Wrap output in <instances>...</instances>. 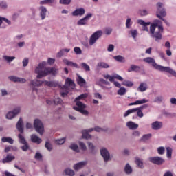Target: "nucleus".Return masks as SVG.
Here are the masks:
<instances>
[{"label": "nucleus", "instance_id": "obj_31", "mask_svg": "<svg viewBox=\"0 0 176 176\" xmlns=\"http://www.w3.org/2000/svg\"><path fill=\"white\" fill-rule=\"evenodd\" d=\"M14 156L8 154L6 157L2 160V163H9V162H12V160H14Z\"/></svg>", "mask_w": 176, "mask_h": 176}, {"label": "nucleus", "instance_id": "obj_54", "mask_svg": "<svg viewBox=\"0 0 176 176\" xmlns=\"http://www.w3.org/2000/svg\"><path fill=\"white\" fill-rule=\"evenodd\" d=\"M157 151L159 155H164V152H166V148L164 146H160L157 148Z\"/></svg>", "mask_w": 176, "mask_h": 176}, {"label": "nucleus", "instance_id": "obj_61", "mask_svg": "<svg viewBox=\"0 0 176 176\" xmlns=\"http://www.w3.org/2000/svg\"><path fill=\"white\" fill-rule=\"evenodd\" d=\"M30 63V59L28 58H23L22 61L23 67H27Z\"/></svg>", "mask_w": 176, "mask_h": 176}, {"label": "nucleus", "instance_id": "obj_3", "mask_svg": "<svg viewBox=\"0 0 176 176\" xmlns=\"http://www.w3.org/2000/svg\"><path fill=\"white\" fill-rule=\"evenodd\" d=\"M87 97V94H82L78 97L76 98L75 102L76 104V106H74L73 107L75 111L80 112L81 113H82V115H85V116H87V115H89V111H87V110H85V108H86V105L80 102L79 100H84V98H86Z\"/></svg>", "mask_w": 176, "mask_h": 176}, {"label": "nucleus", "instance_id": "obj_36", "mask_svg": "<svg viewBox=\"0 0 176 176\" xmlns=\"http://www.w3.org/2000/svg\"><path fill=\"white\" fill-rule=\"evenodd\" d=\"M3 58L5 60V61H6V63H12L13 60H16V56H9L4 55L3 56Z\"/></svg>", "mask_w": 176, "mask_h": 176}, {"label": "nucleus", "instance_id": "obj_4", "mask_svg": "<svg viewBox=\"0 0 176 176\" xmlns=\"http://www.w3.org/2000/svg\"><path fill=\"white\" fill-rule=\"evenodd\" d=\"M30 85L33 86V91H36V93H38V89L35 87H39L40 86H42V85H43L44 86H47L48 87H57L58 84L56 81H42L38 79H35L31 80Z\"/></svg>", "mask_w": 176, "mask_h": 176}, {"label": "nucleus", "instance_id": "obj_38", "mask_svg": "<svg viewBox=\"0 0 176 176\" xmlns=\"http://www.w3.org/2000/svg\"><path fill=\"white\" fill-rule=\"evenodd\" d=\"M65 175H68V176L75 175V171H74V170L69 168H67L65 170Z\"/></svg>", "mask_w": 176, "mask_h": 176}, {"label": "nucleus", "instance_id": "obj_44", "mask_svg": "<svg viewBox=\"0 0 176 176\" xmlns=\"http://www.w3.org/2000/svg\"><path fill=\"white\" fill-rule=\"evenodd\" d=\"M126 89L124 88V87H120V89L118 90L117 93L118 94V96H124V94H126Z\"/></svg>", "mask_w": 176, "mask_h": 176}, {"label": "nucleus", "instance_id": "obj_42", "mask_svg": "<svg viewBox=\"0 0 176 176\" xmlns=\"http://www.w3.org/2000/svg\"><path fill=\"white\" fill-rule=\"evenodd\" d=\"M88 148L89 151H91V153H94L96 152V146L90 142H87Z\"/></svg>", "mask_w": 176, "mask_h": 176}, {"label": "nucleus", "instance_id": "obj_30", "mask_svg": "<svg viewBox=\"0 0 176 176\" xmlns=\"http://www.w3.org/2000/svg\"><path fill=\"white\" fill-rule=\"evenodd\" d=\"M31 140L35 144H41V142H42V139L39 138V137H38L36 135H32Z\"/></svg>", "mask_w": 176, "mask_h": 176}, {"label": "nucleus", "instance_id": "obj_16", "mask_svg": "<svg viewBox=\"0 0 176 176\" xmlns=\"http://www.w3.org/2000/svg\"><path fill=\"white\" fill-rule=\"evenodd\" d=\"M38 10L41 20H45L46 19V16H47V8L43 6H41L38 8Z\"/></svg>", "mask_w": 176, "mask_h": 176}, {"label": "nucleus", "instance_id": "obj_1", "mask_svg": "<svg viewBox=\"0 0 176 176\" xmlns=\"http://www.w3.org/2000/svg\"><path fill=\"white\" fill-rule=\"evenodd\" d=\"M34 72L35 74H37V79H42V78L47 76V75H50V74L52 75H57L58 69L54 67H46V62L43 61L38 65Z\"/></svg>", "mask_w": 176, "mask_h": 176}, {"label": "nucleus", "instance_id": "obj_20", "mask_svg": "<svg viewBox=\"0 0 176 176\" xmlns=\"http://www.w3.org/2000/svg\"><path fill=\"white\" fill-rule=\"evenodd\" d=\"M163 127V122L160 121H154L151 123L152 130H160Z\"/></svg>", "mask_w": 176, "mask_h": 176}, {"label": "nucleus", "instance_id": "obj_18", "mask_svg": "<svg viewBox=\"0 0 176 176\" xmlns=\"http://www.w3.org/2000/svg\"><path fill=\"white\" fill-rule=\"evenodd\" d=\"M8 79H10L11 82H19V83H25L27 82V80L25 78L17 77L16 76H9Z\"/></svg>", "mask_w": 176, "mask_h": 176}, {"label": "nucleus", "instance_id": "obj_25", "mask_svg": "<svg viewBox=\"0 0 176 176\" xmlns=\"http://www.w3.org/2000/svg\"><path fill=\"white\" fill-rule=\"evenodd\" d=\"M129 35L133 38L134 41H137L138 36V30L137 29H131L128 32Z\"/></svg>", "mask_w": 176, "mask_h": 176}, {"label": "nucleus", "instance_id": "obj_19", "mask_svg": "<svg viewBox=\"0 0 176 176\" xmlns=\"http://www.w3.org/2000/svg\"><path fill=\"white\" fill-rule=\"evenodd\" d=\"M85 13H86V10H85V8H76L74 11H73L72 14V16H79L80 17H82V16H83Z\"/></svg>", "mask_w": 176, "mask_h": 176}, {"label": "nucleus", "instance_id": "obj_51", "mask_svg": "<svg viewBox=\"0 0 176 176\" xmlns=\"http://www.w3.org/2000/svg\"><path fill=\"white\" fill-rule=\"evenodd\" d=\"M138 13L140 16H148L149 14V12L147 10H140Z\"/></svg>", "mask_w": 176, "mask_h": 176}, {"label": "nucleus", "instance_id": "obj_13", "mask_svg": "<svg viewBox=\"0 0 176 176\" xmlns=\"http://www.w3.org/2000/svg\"><path fill=\"white\" fill-rule=\"evenodd\" d=\"M93 17V14L92 13H88L87 14L85 17L80 19L77 21V25H87V23L90 19Z\"/></svg>", "mask_w": 176, "mask_h": 176}, {"label": "nucleus", "instance_id": "obj_41", "mask_svg": "<svg viewBox=\"0 0 176 176\" xmlns=\"http://www.w3.org/2000/svg\"><path fill=\"white\" fill-rule=\"evenodd\" d=\"M173 156V148L171 147H166V157L168 159H171Z\"/></svg>", "mask_w": 176, "mask_h": 176}, {"label": "nucleus", "instance_id": "obj_39", "mask_svg": "<svg viewBox=\"0 0 176 176\" xmlns=\"http://www.w3.org/2000/svg\"><path fill=\"white\" fill-rule=\"evenodd\" d=\"M126 28L130 30L133 26V21H131V18H127L125 23Z\"/></svg>", "mask_w": 176, "mask_h": 176}, {"label": "nucleus", "instance_id": "obj_60", "mask_svg": "<svg viewBox=\"0 0 176 176\" xmlns=\"http://www.w3.org/2000/svg\"><path fill=\"white\" fill-rule=\"evenodd\" d=\"M78 144L82 151H86V149H87V147L86 146V144L84 142H79Z\"/></svg>", "mask_w": 176, "mask_h": 176}, {"label": "nucleus", "instance_id": "obj_2", "mask_svg": "<svg viewBox=\"0 0 176 176\" xmlns=\"http://www.w3.org/2000/svg\"><path fill=\"white\" fill-rule=\"evenodd\" d=\"M143 61H144V63H147V64H151L152 67H153L155 69L161 71L162 72H168V74H170V75H173L176 78V72L174 69L170 67H164L160 65H157V63H156V60H155V58L147 57L144 58Z\"/></svg>", "mask_w": 176, "mask_h": 176}, {"label": "nucleus", "instance_id": "obj_21", "mask_svg": "<svg viewBox=\"0 0 176 176\" xmlns=\"http://www.w3.org/2000/svg\"><path fill=\"white\" fill-rule=\"evenodd\" d=\"M16 129L21 134L24 133V122H23V118H20L18 122L16 123Z\"/></svg>", "mask_w": 176, "mask_h": 176}, {"label": "nucleus", "instance_id": "obj_14", "mask_svg": "<svg viewBox=\"0 0 176 176\" xmlns=\"http://www.w3.org/2000/svg\"><path fill=\"white\" fill-rule=\"evenodd\" d=\"M149 162L151 163H153V164H157V166H162L163 163H164V159L160 157H150L148 158Z\"/></svg>", "mask_w": 176, "mask_h": 176}, {"label": "nucleus", "instance_id": "obj_37", "mask_svg": "<svg viewBox=\"0 0 176 176\" xmlns=\"http://www.w3.org/2000/svg\"><path fill=\"white\" fill-rule=\"evenodd\" d=\"M113 58L116 61H118V63H126V58L120 55L116 56Z\"/></svg>", "mask_w": 176, "mask_h": 176}, {"label": "nucleus", "instance_id": "obj_57", "mask_svg": "<svg viewBox=\"0 0 176 176\" xmlns=\"http://www.w3.org/2000/svg\"><path fill=\"white\" fill-rule=\"evenodd\" d=\"M56 144L58 145H63L64 142H65V138H63L61 139H58L55 141Z\"/></svg>", "mask_w": 176, "mask_h": 176}, {"label": "nucleus", "instance_id": "obj_29", "mask_svg": "<svg viewBox=\"0 0 176 176\" xmlns=\"http://www.w3.org/2000/svg\"><path fill=\"white\" fill-rule=\"evenodd\" d=\"M141 67L135 65H131L130 68L128 69V72H140Z\"/></svg>", "mask_w": 176, "mask_h": 176}, {"label": "nucleus", "instance_id": "obj_43", "mask_svg": "<svg viewBox=\"0 0 176 176\" xmlns=\"http://www.w3.org/2000/svg\"><path fill=\"white\" fill-rule=\"evenodd\" d=\"M146 102H149V100L145 98L135 101V104L137 105H142V104H146Z\"/></svg>", "mask_w": 176, "mask_h": 176}, {"label": "nucleus", "instance_id": "obj_58", "mask_svg": "<svg viewBox=\"0 0 176 176\" xmlns=\"http://www.w3.org/2000/svg\"><path fill=\"white\" fill-rule=\"evenodd\" d=\"M25 46V41H19L16 43V47L21 49Z\"/></svg>", "mask_w": 176, "mask_h": 176}, {"label": "nucleus", "instance_id": "obj_11", "mask_svg": "<svg viewBox=\"0 0 176 176\" xmlns=\"http://www.w3.org/2000/svg\"><path fill=\"white\" fill-rule=\"evenodd\" d=\"M34 127L37 133H39L40 135L43 134V131L45 128L43 127V124L38 119H36L34 122Z\"/></svg>", "mask_w": 176, "mask_h": 176}, {"label": "nucleus", "instance_id": "obj_55", "mask_svg": "<svg viewBox=\"0 0 176 176\" xmlns=\"http://www.w3.org/2000/svg\"><path fill=\"white\" fill-rule=\"evenodd\" d=\"M81 67H82L85 71H87V72L90 71V66H89V65H87L86 63H82Z\"/></svg>", "mask_w": 176, "mask_h": 176}, {"label": "nucleus", "instance_id": "obj_23", "mask_svg": "<svg viewBox=\"0 0 176 176\" xmlns=\"http://www.w3.org/2000/svg\"><path fill=\"white\" fill-rule=\"evenodd\" d=\"M69 52H71V49L69 48H64L60 50V52H58L56 54V57L58 58H61V57H63V56H65V54H67V53H69Z\"/></svg>", "mask_w": 176, "mask_h": 176}, {"label": "nucleus", "instance_id": "obj_26", "mask_svg": "<svg viewBox=\"0 0 176 176\" xmlns=\"http://www.w3.org/2000/svg\"><path fill=\"white\" fill-rule=\"evenodd\" d=\"M63 63L65 64V65H68L69 67H74V68H79V65L76 64V63H74L72 61H70L67 58H64L63 60Z\"/></svg>", "mask_w": 176, "mask_h": 176}, {"label": "nucleus", "instance_id": "obj_64", "mask_svg": "<svg viewBox=\"0 0 176 176\" xmlns=\"http://www.w3.org/2000/svg\"><path fill=\"white\" fill-rule=\"evenodd\" d=\"M163 101V96H157L154 99V102H162Z\"/></svg>", "mask_w": 176, "mask_h": 176}, {"label": "nucleus", "instance_id": "obj_46", "mask_svg": "<svg viewBox=\"0 0 176 176\" xmlns=\"http://www.w3.org/2000/svg\"><path fill=\"white\" fill-rule=\"evenodd\" d=\"M122 85L123 86H126V87H132V86H134V83L130 80H124Z\"/></svg>", "mask_w": 176, "mask_h": 176}, {"label": "nucleus", "instance_id": "obj_27", "mask_svg": "<svg viewBox=\"0 0 176 176\" xmlns=\"http://www.w3.org/2000/svg\"><path fill=\"white\" fill-rule=\"evenodd\" d=\"M56 0H41L39 1V5H41V6H43V5H54V3H56Z\"/></svg>", "mask_w": 176, "mask_h": 176}, {"label": "nucleus", "instance_id": "obj_45", "mask_svg": "<svg viewBox=\"0 0 176 176\" xmlns=\"http://www.w3.org/2000/svg\"><path fill=\"white\" fill-rule=\"evenodd\" d=\"M151 25H155V28H156V27H157L158 30H159V27H163V24L162 23V21H160L159 19H155L154 21V23L151 24Z\"/></svg>", "mask_w": 176, "mask_h": 176}, {"label": "nucleus", "instance_id": "obj_47", "mask_svg": "<svg viewBox=\"0 0 176 176\" xmlns=\"http://www.w3.org/2000/svg\"><path fill=\"white\" fill-rule=\"evenodd\" d=\"M115 79H117V80H120V82H123V77L118 74H114L113 75V80H115Z\"/></svg>", "mask_w": 176, "mask_h": 176}, {"label": "nucleus", "instance_id": "obj_5", "mask_svg": "<svg viewBox=\"0 0 176 176\" xmlns=\"http://www.w3.org/2000/svg\"><path fill=\"white\" fill-rule=\"evenodd\" d=\"M164 30L163 27L159 26L158 30L155 32L156 30V25H151L149 31L150 36L153 38L155 42H160V41H162V38H163L162 34H163Z\"/></svg>", "mask_w": 176, "mask_h": 176}, {"label": "nucleus", "instance_id": "obj_59", "mask_svg": "<svg viewBox=\"0 0 176 176\" xmlns=\"http://www.w3.org/2000/svg\"><path fill=\"white\" fill-rule=\"evenodd\" d=\"M45 146L50 152L53 149V146L49 142H46Z\"/></svg>", "mask_w": 176, "mask_h": 176}, {"label": "nucleus", "instance_id": "obj_53", "mask_svg": "<svg viewBox=\"0 0 176 176\" xmlns=\"http://www.w3.org/2000/svg\"><path fill=\"white\" fill-rule=\"evenodd\" d=\"M24 38V34H17L14 37V41L16 42H19V41H21Z\"/></svg>", "mask_w": 176, "mask_h": 176}, {"label": "nucleus", "instance_id": "obj_34", "mask_svg": "<svg viewBox=\"0 0 176 176\" xmlns=\"http://www.w3.org/2000/svg\"><path fill=\"white\" fill-rule=\"evenodd\" d=\"M124 171L126 174H131L133 173V168L130 166V164H126L124 167Z\"/></svg>", "mask_w": 176, "mask_h": 176}, {"label": "nucleus", "instance_id": "obj_49", "mask_svg": "<svg viewBox=\"0 0 176 176\" xmlns=\"http://www.w3.org/2000/svg\"><path fill=\"white\" fill-rule=\"evenodd\" d=\"M0 9H8V3L5 1H0Z\"/></svg>", "mask_w": 176, "mask_h": 176}, {"label": "nucleus", "instance_id": "obj_8", "mask_svg": "<svg viewBox=\"0 0 176 176\" xmlns=\"http://www.w3.org/2000/svg\"><path fill=\"white\" fill-rule=\"evenodd\" d=\"M97 131L100 133L104 131V129L100 126H96L95 128H90L88 129H84L82 131V138L84 140H91V135L89 133H92V131Z\"/></svg>", "mask_w": 176, "mask_h": 176}, {"label": "nucleus", "instance_id": "obj_24", "mask_svg": "<svg viewBox=\"0 0 176 176\" xmlns=\"http://www.w3.org/2000/svg\"><path fill=\"white\" fill-rule=\"evenodd\" d=\"M126 125V127L129 129V130H137V129H138V124H136L133 121L127 122Z\"/></svg>", "mask_w": 176, "mask_h": 176}, {"label": "nucleus", "instance_id": "obj_63", "mask_svg": "<svg viewBox=\"0 0 176 176\" xmlns=\"http://www.w3.org/2000/svg\"><path fill=\"white\" fill-rule=\"evenodd\" d=\"M1 93L2 97H5L6 96H9V92L8 91V90H6L5 89H1Z\"/></svg>", "mask_w": 176, "mask_h": 176}, {"label": "nucleus", "instance_id": "obj_6", "mask_svg": "<svg viewBox=\"0 0 176 176\" xmlns=\"http://www.w3.org/2000/svg\"><path fill=\"white\" fill-rule=\"evenodd\" d=\"M57 86H59V87H61L62 90L60 91V94L62 97H65L68 94V91L69 90V87L71 89H74L75 87V83L71 78H66L65 84L63 87L61 85H58V82H57Z\"/></svg>", "mask_w": 176, "mask_h": 176}, {"label": "nucleus", "instance_id": "obj_33", "mask_svg": "<svg viewBox=\"0 0 176 176\" xmlns=\"http://www.w3.org/2000/svg\"><path fill=\"white\" fill-rule=\"evenodd\" d=\"M135 163L137 164V166L140 168H142L144 167V160H142V159H140L138 157H136Z\"/></svg>", "mask_w": 176, "mask_h": 176}, {"label": "nucleus", "instance_id": "obj_7", "mask_svg": "<svg viewBox=\"0 0 176 176\" xmlns=\"http://www.w3.org/2000/svg\"><path fill=\"white\" fill-rule=\"evenodd\" d=\"M146 107H148V105L145 104L140 107L129 109L124 113V118H127V116H129V115H131V113H137L139 118H144L142 109L146 108Z\"/></svg>", "mask_w": 176, "mask_h": 176}, {"label": "nucleus", "instance_id": "obj_62", "mask_svg": "<svg viewBox=\"0 0 176 176\" xmlns=\"http://www.w3.org/2000/svg\"><path fill=\"white\" fill-rule=\"evenodd\" d=\"M74 52L76 53V54H82V49H80L79 47H74Z\"/></svg>", "mask_w": 176, "mask_h": 176}, {"label": "nucleus", "instance_id": "obj_10", "mask_svg": "<svg viewBox=\"0 0 176 176\" xmlns=\"http://www.w3.org/2000/svg\"><path fill=\"white\" fill-rule=\"evenodd\" d=\"M156 16L158 19H163L167 16V12H166V9L163 8V3L159 2L157 3V12Z\"/></svg>", "mask_w": 176, "mask_h": 176}, {"label": "nucleus", "instance_id": "obj_12", "mask_svg": "<svg viewBox=\"0 0 176 176\" xmlns=\"http://www.w3.org/2000/svg\"><path fill=\"white\" fill-rule=\"evenodd\" d=\"M21 111V108L20 107H16L12 111H9L6 114V119H9L10 120H12V119H14V118H16L17 115L19 114V113Z\"/></svg>", "mask_w": 176, "mask_h": 176}, {"label": "nucleus", "instance_id": "obj_17", "mask_svg": "<svg viewBox=\"0 0 176 176\" xmlns=\"http://www.w3.org/2000/svg\"><path fill=\"white\" fill-rule=\"evenodd\" d=\"M138 24H139V25H142V31H146V32H149V30L148 29V25H151V22H145L144 20L142 19H138L137 21Z\"/></svg>", "mask_w": 176, "mask_h": 176}, {"label": "nucleus", "instance_id": "obj_52", "mask_svg": "<svg viewBox=\"0 0 176 176\" xmlns=\"http://www.w3.org/2000/svg\"><path fill=\"white\" fill-rule=\"evenodd\" d=\"M151 138H152V134L151 133L144 135L142 138V141H144V142L148 141V140H149Z\"/></svg>", "mask_w": 176, "mask_h": 176}, {"label": "nucleus", "instance_id": "obj_40", "mask_svg": "<svg viewBox=\"0 0 176 176\" xmlns=\"http://www.w3.org/2000/svg\"><path fill=\"white\" fill-rule=\"evenodd\" d=\"M98 68H110V65L105 62H99L98 63Z\"/></svg>", "mask_w": 176, "mask_h": 176}, {"label": "nucleus", "instance_id": "obj_56", "mask_svg": "<svg viewBox=\"0 0 176 176\" xmlns=\"http://www.w3.org/2000/svg\"><path fill=\"white\" fill-rule=\"evenodd\" d=\"M72 2V0H60L59 3L60 5H69Z\"/></svg>", "mask_w": 176, "mask_h": 176}, {"label": "nucleus", "instance_id": "obj_32", "mask_svg": "<svg viewBox=\"0 0 176 176\" xmlns=\"http://www.w3.org/2000/svg\"><path fill=\"white\" fill-rule=\"evenodd\" d=\"M77 82L79 86H85L86 85V80L80 76H78Z\"/></svg>", "mask_w": 176, "mask_h": 176}, {"label": "nucleus", "instance_id": "obj_35", "mask_svg": "<svg viewBox=\"0 0 176 176\" xmlns=\"http://www.w3.org/2000/svg\"><path fill=\"white\" fill-rule=\"evenodd\" d=\"M70 149L72 151H74V152H76L77 153L80 152L79 151V146H78V144L75 143H72L69 146Z\"/></svg>", "mask_w": 176, "mask_h": 176}, {"label": "nucleus", "instance_id": "obj_28", "mask_svg": "<svg viewBox=\"0 0 176 176\" xmlns=\"http://www.w3.org/2000/svg\"><path fill=\"white\" fill-rule=\"evenodd\" d=\"M139 91L144 93V91H146L148 90V84L146 82H141L138 88Z\"/></svg>", "mask_w": 176, "mask_h": 176}, {"label": "nucleus", "instance_id": "obj_22", "mask_svg": "<svg viewBox=\"0 0 176 176\" xmlns=\"http://www.w3.org/2000/svg\"><path fill=\"white\" fill-rule=\"evenodd\" d=\"M86 164H87V161H82L74 164L73 168H74L76 171H78V170H80V168H83Z\"/></svg>", "mask_w": 176, "mask_h": 176}, {"label": "nucleus", "instance_id": "obj_50", "mask_svg": "<svg viewBox=\"0 0 176 176\" xmlns=\"http://www.w3.org/2000/svg\"><path fill=\"white\" fill-rule=\"evenodd\" d=\"M18 138H19L20 144H27V142L25 141V138H24V136H23V135L19 134Z\"/></svg>", "mask_w": 176, "mask_h": 176}, {"label": "nucleus", "instance_id": "obj_9", "mask_svg": "<svg viewBox=\"0 0 176 176\" xmlns=\"http://www.w3.org/2000/svg\"><path fill=\"white\" fill-rule=\"evenodd\" d=\"M102 36V30H98L94 32L89 37V46H94L97 43L98 38Z\"/></svg>", "mask_w": 176, "mask_h": 176}, {"label": "nucleus", "instance_id": "obj_15", "mask_svg": "<svg viewBox=\"0 0 176 176\" xmlns=\"http://www.w3.org/2000/svg\"><path fill=\"white\" fill-rule=\"evenodd\" d=\"M101 156L103 157L104 162H109V159H111V155L109 154V151L105 147H102L100 151Z\"/></svg>", "mask_w": 176, "mask_h": 176}, {"label": "nucleus", "instance_id": "obj_48", "mask_svg": "<svg viewBox=\"0 0 176 176\" xmlns=\"http://www.w3.org/2000/svg\"><path fill=\"white\" fill-rule=\"evenodd\" d=\"M2 142H8L9 144H13L14 140L11 138H2L1 139Z\"/></svg>", "mask_w": 176, "mask_h": 176}]
</instances>
